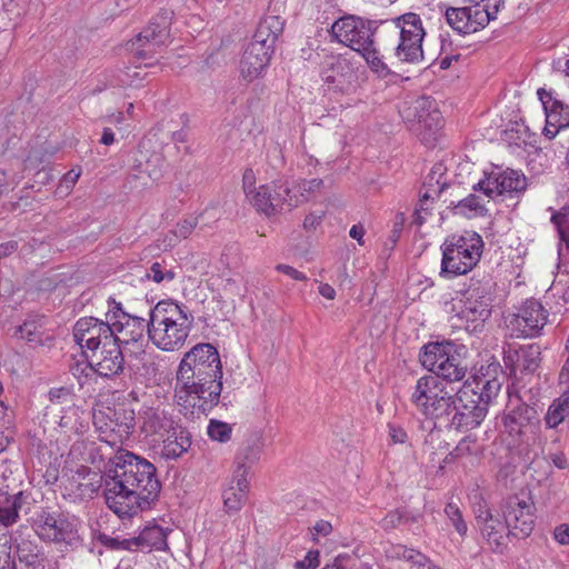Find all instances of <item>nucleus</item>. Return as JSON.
Here are the masks:
<instances>
[{
	"label": "nucleus",
	"instance_id": "1",
	"mask_svg": "<svg viewBox=\"0 0 569 569\" xmlns=\"http://www.w3.org/2000/svg\"><path fill=\"white\" fill-rule=\"evenodd\" d=\"M101 480L106 503L120 518L151 509L162 488L153 463L121 448L106 462Z\"/></svg>",
	"mask_w": 569,
	"mask_h": 569
},
{
	"label": "nucleus",
	"instance_id": "2",
	"mask_svg": "<svg viewBox=\"0 0 569 569\" xmlns=\"http://www.w3.org/2000/svg\"><path fill=\"white\" fill-rule=\"evenodd\" d=\"M410 400L423 417L433 420L435 427L460 432L479 427L488 413L467 382L455 391L437 378H419Z\"/></svg>",
	"mask_w": 569,
	"mask_h": 569
},
{
	"label": "nucleus",
	"instance_id": "3",
	"mask_svg": "<svg viewBox=\"0 0 569 569\" xmlns=\"http://www.w3.org/2000/svg\"><path fill=\"white\" fill-rule=\"evenodd\" d=\"M222 376L218 349L208 342L197 343L179 363L174 389L177 403L192 413L207 416L220 401Z\"/></svg>",
	"mask_w": 569,
	"mask_h": 569
},
{
	"label": "nucleus",
	"instance_id": "4",
	"mask_svg": "<svg viewBox=\"0 0 569 569\" xmlns=\"http://www.w3.org/2000/svg\"><path fill=\"white\" fill-rule=\"evenodd\" d=\"M194 318L184 305L161 300L149 310L148 337L163 351L180 349L192 328Z\"/></svg>",
	"mask_w": 569,
	"mask_h": 569
},
{
	"label": "nucleus",
	"instance_id": "5",
	"mask_svg": "<svg viewBox=\"0 0 569 569\" xmlns=\"http://www.w3.org/2000/svg\"><path fill=\"white\" fill-rule=\"evenodd\" d=\"M30 527L43 542L64 543L73 547L80 543L77 519L57 503L32 501L24 508Z\"/></svg>",
	"mask_w": 569,
	"mask_h": 569
},
{
	"label": "nucleus",
	"instance_id": "6",
	"mask_svg": "<svg viewBox=\"0 0 569 569\" xmlns=\"http://www.w3.org/2000/svg\"><path fill=\"white\" fill-rule=\"evenodd\" d=\"M467 355L465 345L450 340L426 343L419 352V360L433 375L421 378H437L442 386L462 381L469 370Z\"/></svg>",
	"mask_w": 569,
	"mask_h": 569
},
{
	"label": "nucleus",
	"instance_id": "7",
	"mask_svg": "<svg viewBox=\"0 0 569 569\" xmlns=\"http://www.w3.org/2000/svg\"><path fill=\"white\" fill-rule=\"evenodd\" d=\"M284 21L278 16L262 18L256 29L252 40L246 47L240 60V71L243 79H257L269 66L274 46L283 33Z\"/></svg>",
	"mask_w": 569,
	"mask_h": 569
},
{
	"label": "nucleus",
	"instance_id": "8",
	"mask_svg": "<svg viewBox=\"0 0 569 569\" xmlns=\"http://www.w3.org/2000/svg\"><path fill=\"white\" fill-rule=\"evenodd\" d=\"M381 31L391 37L395 56L401 62L418 63L423 59L422 41L426 31L419 14L407 12L391 20L381 22Z\"/></svg>",
	"mask_w": 569,
	"mask_h": 569
},
{
	"label": "nucleus",
	"instance_id": "9",
	"mask_svg": "<svg viewBox=\"0 0 569 569\" xmlns=\"http://www.w3.org/2000/svg\"><path fill=\"white\" fill-rule=\"evenodd\" d=\"M482 250L483 240L476 231L448 237L442 244L441 274L467 273L477 266Z\"/></svg>",
	"mask_w": 569,
	"mask_h": 569
},
{
	"label": "nucleus",
	"instance_id": "10",
	"mask_svg": "<svg viewBox=\"0 0 569 569\" xmlns=\"http://www.w3.org/2000/svg\"><path fill=\"white\" fill-rule=\"evenodd\" d=\"M401 118L428 148H433L440 136L443 118L430 97H420L400 109Z\"/></svg>",
	"mask_w": 569,
	"mask_h": 569
},
{
	"label": "nucleus",
	"instance_id": "11",
	"mask_svg": "<svg viewBox=\"0 0 569 569\" xmlns=\"http://www.w3.org/2000/svg\"><path fill=\"white\" fill-rule=\"evenodd\" d=\"M93 425L100 441L110 448L119 447L133 432L136 412L124 403L106 407L93 413Z\"/></svg>",
	"mask_w": 569,
	"mask_h": 569
},
{
	"label": "nucleus",
	"instance_id": "12",
	"mask_svg": "<svg viewBox=\"0 0 569 569\" xmlns=\"http://www.w3.org/2000/svg\"><path fill=\"white\" fill-rule=\"evenodd\" d=\"M542 409L518 398L510 400L501 416L505 432L513 440L538 439L541 432Z\"/></svg>",
	"mask_w": 569,
	"mask_h": 569
},
{
	"label": "nucleus",
	"instance_id": "13",
	"mask_svg": "<svg viewBox=\"0 0 569 569\" xmlns=\"http://www.w3.org/2000/svg\"><path fill=\"white\" fill-rule=\"evenodd\" d=\"M381 22L383 21L348 14L335 21L331 33L338 42L359 53L375 44L377 33H385L381 31Z\"/></svg>",
	"mask_w": 569,
	"mask_h": 569
},
{
	"label": "nucleus",
	"instance_id": "14",
	"mask_svg": "<svg viewBox=\"0 0 569 569\" xmlns=\"http://www.w3.org/2000/svg\"><path fill=\"white\" fill-rule=\"evenodd\" d=\"M253 207L266 216H273L282 210L290 211L302 203L298 194H292V189L287 181L274 180L260 186L251 198Z\"/></svg>",
	"mask_w": 569,
	"mask_h": 569
},
{
	"label": "nucleus",
	"instance_id": "15",
	"mask_svg": "<svg viewBox=\"0 0 569 569\" xmlns=\"http://www.w3.org/2000/svg\"><path fill=\"white\" fill-rule=\"evenodd\" d=\"M173 12L161 9L149 24L131 41L130 50L139 59L152 58L169 37Z\"/></svg>",
	"mask_w": 569,
	"mask_h": 569
},
{
	"label": "nucleus",
	"instance_id": "16",
	"mask_svg": "<svg viewBox=\"0 0 569 569\" xmlns=\"http://www.w3.org/2000/svg\"><path fill=\"white\" fill-rule=\"evenodd\" d=\"M527 188V178L513 169L496 167L485 172L483 178L472 186L475 192H481L489 203L492 199L505 193H520Z\"/></svg>",
	"mask_w": 569,
	"mask_h": 569
},
{
	"label": "nucleus",
	"instance_id": "17",
	"mask_svg": "<svg viewBox=\"0 0 569 569\" xmlns=\"http://www.w3.org/2000/svg\"><path fill=\"white\" fill-rule=\"evenodd\" d=\"M466 295L458 318L468 332L480 333L492 313V296L485 287L469 288Z\"/></svg>",
	"mask_w": 569,
	"mask_h": 569
},
{
	"label": "nucleus",
	"instance_id": "18",
	"mask_svg": "<svg viewBox=\"0 0 569 569\" xmlns=\"http://www.w3.org/2000/svg\"><path fill=\"white\" fill-rule=\"evenodd\" d=\"M502 516L509 526L508 538L526 539L535 528L536 506L530 497L509 496L502 507Z\"/></svg>",
	"mask_w": 569,
	"mask_h": 569
},
{
	"label": "nucleus",
	"instance_id": "19",
	"mask_svg": "<svg viewBox=\"0 0 569 569\" xmlns=\"http://www.w3.org/2000/svg\"><path fill=\"white\" fill-rule=\"evenodd\" d=\"M548 311L533 298L527 299L518 312L512 315L508 327L517 338H535L541 335L548 321Z\"/></svg>",
	"mask_w": 569,
	"mask_h": 569
},
{
	"label": "nucleus",
	"instance_id": "20",
	"mask_svg": "<svg viewBox=\"0 0 569 569\" xmlns=\"http://www.w3.org/2000/svg\"><path fill=\"white\" fill-rule=\"evenodd\" d=\"M121 342L116 337L104 341L97 351L86 355L90 369L104 378H112L123 373L126 369Z\"/></svg>",
	"mask_w": 569,
	"mask_h": 569
},
{
	"label": "nucleus",
	"instance_id": "21",
	"mask_svg": "<svg viewBox=\"0 0 569 569\" xmlns=\"http://www.w3.org/2000/svg\"><path fill=\"white\" fill-rule=\"evenodd\" d=\"M113 337L111 322L94 317L80 318L73 327V338L83 350V355L97 351Z\"/></svg>",
	"mask_w": 569,
	"mask_h": 569
},
{
	"label": "nucleus",
	"instance_id": "22",
	"mask_svg": "<svg viewBox=\"0 0 569 569\" xmlns=\"http://www.w3.org/2000/svg\"><path fill=\"white\" fill-rule=\"evenodd\" d=\"M537 94L542 103L546 114V126L543 134L547 139L552 140L562 130L569 128V106L563 101L553 98L551 91L543 88L538 89Z\"/></svg>",
	"mask_w": 569,
	"mask_h": 569
},
{
	"label": "nucleus",
	"instance_id": "23",
	"mask_svg": "<svg viewBox=\"0 0 569 569\" xmlns=\"http://www.w3.org/2000/svg\"><path fill=\"white\" fill-rule=\"evenodd\" d=\"M500 371V363L491 361L486 367L482 366L473 376L475 387L470 386L471 392H475L476 400L487 409L501 389L502 382L498 377Z\"/></svg>",
	"mask_w": 569,
	"mask_h": 569
},
{
	"label": "nucleus",
	"instance_id": "24",
	"mask_svg": "<svg viewBox=\"0 0 569 569\" xmlns=\"http://www.w3.org/2000/svg\"><path fill=\"white\" fill-rule=\"evenodd\" d=\"M353 70L350 62L341 56H329L321 70V78L329 87L342 91L346 84L350 83Z\"/></svg>",
	"mask_w": 569,
	"mask_h": 569
},
{
	"label": "nucleus",
	"instance_id": "25",
	"mask_svg": "<svg viewBox=\"0 0 569 569\" xmlns=\"http://www.w3.org/2000/svg\"><path fill=\"white\" fill-rule=\"evenodd\" d=\"M478 527L481 536L487 541L492 552L502 555L507 550V541L510 539L507 537L509 526H507V521L505 519L501 521L498 513H493L488 520L483 521Z\"/></svg>",
	"mask_w": 569,
	"mask_h": 569
},
{
	"label": "nucleus",
	"instance_id": "26",
	"mask_svg": "<svg viewBox=\"0 0 569 569\" xmlns=\"http://www.w3.org/2000/svg\"><path fill=\"white\" fill-rule=\"evenodd\" d=\"M111 327L113 337L119 339L122 345H129L142 340L144 331L149 330V319L129 316L122 321L114 320V322H111Z\"/></svg>",
	"mask_w": 569,
	"mask_h": 569
},
{
	"label": "nucleus",
	"instance_id": "27",
	"mask_svg": "<svg viewBox=\"0 0 569 569\" xmlns=\"http://www.w3.org/2000/svg\"><path fill=\"white\" fill-rule=\"evenodd\" d=\"M29 496L23 491L10 495L7 491L0 490V523L8 528L16 523L19 519V511L24 512V508L32 502L28 501Z\"/></svg>",
	"mask_w": 569,
	"mask_h": 569
},
{
	"label": "nucleus",
	"instance_id": "28",
	"mask_svg": "<svg viewBox=\"0 0 569 569\" xmlns=\"http://www.w3.org/2000/svg\"><path fill=\"white\" fill-rule=\"evenodd\" d=\"M139 418L142 421L141 429L147 435L169 433L176 426L171 417L160 408L143 407L139 412Z\"/></svg>",
	"mask_w": 569,
	"mask_h": 569
},
{
	"label": "nucleus",
	"instance_id": "29",
	"mask_svg": "<svg viewBox=\"0 0 569 569\" xmlns=\"http://www.w3.org/2000/svg\"><path fill=\"white\" fill-rule=\"evenodd\" d=\"M191 446V435L182 426L176 425L163 441L161 455L166 459H178Z\"/></svg>",
	"mask_w": 569,
	"mask_h": 569
},
{
	"label": "nucleus",
	"instance_id": "30",
	"mask_svg": "<svg viewBox=\"0 0 569 569\" xmlns=\"http://www.w3.org/2000/svg\"><path fill=\"white\" fill-rule=\"evenodd\" d=\"M16 556L26 569H44L47 556L41 546L31 540H22L16 546Z\"/></svg>",
	"mask_w": 569,
	"mask_h": 569
},
{
	"label": "nucleus",
	"instance_id": "31",
	"mask_svg": "<svg viewBox=\"0 0 569 569\" xmlns=\"http://www.w3.org/2000/svg\"><path fill=\"white\" fill-rule=\"evenodd\" d=\"M168 531L160 527L157 523L146 526L139 533V536L134 537L137 540V547H147L150 550H166L168 548L167 543Z\"/></svg>",
	"mask_w": 569,
	"mask_h": 569
},
{
	"label": "nucleus",
	"instance_id": "32",
	"mask_svg": "<svg viewBox=\"0 0 569 569\" xmlns=\"http://www.w3.org/2000/svg\"><path fill=\"white\" fill-rule=\"evenodd\" d=\"M540 346L537 343L520 347L518 353L515 355L518 361L519 373L521 376L532 375L540 367Z\"/></svg>",
	"mask_w": 569,
	"mask_h": 569
},
{
	"label": "nucleus",
	"instance_id": "33",
	"mask_svg": "<svg viewBox=\"0 0 569 569\" xmlns=\"http://www.w3.org/2000/svg\"><path fill=\"white\" fill-rule=\"evenodd\" d=\"M536 138V134L531 132L529 127L523 122H513L503 131V140L510 146L518 148H525L527 146L535 147L537 142Z\"/></svg>",
	"mask_w": 569,
	"mask_h": 569
},
{
	"label": "nucleus",
	"instance_id": "34",
	"mask_svg": "<svg viewBox=\"0 0 569 569\" xmlns=\"http://www.w3.org/2000/svg\"><path fill=\"white\" fill-rule=\"evenodd\" d=\"M569 415V391L556 398L549 406L545 416L546 426L549 429L557 428Z\"/></svg>",
	"mask_w": 569,
	"mask_h": 569
},
{
	"label": "nucleus",
	"instance_id": "35",
	"mask_svg": "<svg viewBox=\"0 0 569 569\" xmlns=\"http://www.w3.org/2000/svg\"><path fill=\"white\" fill-rule=\"evenodd\" d=\"M445 18L447 23L459 34H470V27H472V22H469V7H449L445 11Z\"/></svg>",
	"mask_w": 569,
	"mask_h": 569
},
{
	"label": "nucleus",
	"instance_id": "36",
	"mask_svg": "<svg viewBox=\"0 0 569 569\" xmlns=\"http://www.w3.org/2000/svg\"><path fill=\"white\" fill-rule=\"evenodd\" d=\"M456 212L461 214H468L472 212L475 216L486 217L488 216V209L482 197L476 193H470L466 198L459 200L457 203L451 202Z\"/></svg>",
	"mask_w": 569,
	"mask_h": 569
},
{
	"label": "nucleus",
	"instance_id": "37",
	"mask_svg": "<svg viewBox=\"0 0 569 569\" xmlns=\"http://www.w3.org/2000/svg\"><path fill=\"white\" fill-rule=\"evenodd\" d=\"M469 22H472V27H470V33L477 32L478 30L485 28L490 20L495 19L498 12V10H495L490 3L469 6Z\"/></svg>",
	"mask_w": 569,
	"mask_h": 569
},
{
	"label": "nucleus",
	"instance_id": "38",
	"mask_svg": "<svg viewBox=\"0 0 569 569\" xmlns=\"http://www.w3.org/2000/svg\"><path fill=\"white\" fill-rule=\"evenodd\" d=\"M359 54L366 60L370 70L379 77L386 78L392 74V71L383 61V56L380 54L375 44H371L370 48L368 47L366 50L359 52Z\"/></svg>",
	"mask_w": 569,
	"mask_h": 569
},
{
	"label": "nucleus",
	"instance_id": "39",
	"mask_svg": "<svg viewBox=\"0 0 569 569\" xmlns=\"http://www.w3.org/2000/svg\"><path fill=\"white\" fill-rule=\"evenodd\" d=\"M387 553L391 558L403 559L418 567H425L429 561L426 555L416 549L408 548L405 545H395Z\"/></svg>",
	"mask_w": 569,
	"mask_h": 569
},
{
	"label": "nucleus",
	"instance_id": "40",
	"mask_svg": "<svg viewBox=\"0 0 569 569\" xmlns=\"http://www.w3.org/2000/svg\"><path fill=\"white\" fill-rule=\"evenodd\" d=\"M261 446L253 440L241 448L236 456L237 467L250 469L260 458Z\"/></svg>",
	"mask_w": 569,
	"mask_h": 569
},
{
	"label": "nucleus",
	"instance_id": "41",
	"mask_svg": "<svg viewBox=\"0 0 569 569\" xmlns=\"http://www.w3.org/2000/svg\"><path fill=\"white\" fill-rule=\"evenodd\" d=\"M207 433L211 440L226 443L231 439L232 428L224 421L211 419L207 428Z\"/></svg>",
	"mask_w": 569,
	"mask_h": 569
},
{
	"label": "nucleus",
	"instance_id": "42",
	"mask_svg": "<svg viewBox=\"0 0 569 569\" xmlns=\"http://www.w3.org/2000/svg\"><path fill=\"white\" fill-rule=\"evenodd\" d=\"M551 222L555 224L560 239L559 251L565 247L569 252V216L561 212H555L551 216Z\"/></svg>",
	"mask_w": 569,
	"mask_h": 569
},
{
	"label": "nucleus",
	"instance_id": "43",
	"mask_svg": "<svg viewBox=\"0 0 569 569\" xmlns=\"http://www.w3.org/2000/svg\"><path fill=\"white\" fill-rule=\"evenodd\" d=\"M445 513L449 519L451 526L456 529V531L461 537H465L468 532V526L463 519L460 508L456 503L449 502L445 507Z\"/></svg>",
	"mask_w": 569,
	"mask_h": 569
},
{
	"label": "nucleus",
	"instance_id": "44",
	"mask_svg": "<svg viewBox=\"0 0 569 569\" xmlns=\"http://www.w3.org/2000/svg\"><path fill=\"white\" fill-rule=\"evenodd\" d=\"M223 506L228 513L238 512L247 498V495L236 490L234 486L226 489L222 493Z\"/></svg>",
	"mask_w": 569,
	"mask_h": 569
},
{
	"label": "nucleus",
	"instance_id": "45",
	"mask_svg": "<svg viewBox=\"0 0 569 569\" xmlns=\"http://www.w3.org/2000/svg\"><path fill=\"white\" fill-rule=\"evenodd\" d=\"M98 540L106 548L110 550H132V547H137L136 538L119 539L110 537L106 533H100Z\"/></svg>",
	"mask_w": 569,
	"mask_h": 569
},
{
	"label": "nucleus",
	"instance_id": "46",
	"mask_svg": "<svg viewBox=\"0 0 569 569\" xmlns=\"http://www.w3.org/2000/svg\"><path fill=\"white\" fill-rule=\"evenodd\" d=\"M162 157L160 154H153L146 161V164L140 162L137 167L140 172L146 173L150 179L156 181L162 177Z\"/></svg>",
	"mask_w": 569,
	"mask_h": 569
},
{
	"label": "nucleus",
	"instance_id": "47",
	"mask_svg": "<svg viewBox=\"0 0 569 569\" xmlns=\"http://www.w3.org/2000/svg\"><path fill=\"white\" fill-rule=\"evenodd\" d=\"M537 439L516 440L518 442L517 452L521 457L527 469H531L532 463L538 457V452L533 450L532 445Z\"/></svg>",
	"mask_w": 569,
	"mask_h": 569
},
{
	"label": "nucleus",
	"instance_id": "48",
	"mask_svg": "<svg viewBox=\"0 0 569 569\" xmlns=\"http://www.w3.org/2000/svg\"><path fill=\"white\" fill-rule=\"evenodd\" d=\"M176 277V273L171 269H164L162 262H153L149 268V271L146 273L147 279H151L156 283H160L163 280L171 281Z\"/></svg>",
	"mask_w": 569,
	"mask_h": 569
},
{
	"label": "nucleus",
	"instance_id": "49",
	"mask_svg": "<svg viewBox=\"0 0 569 569\" xmlns=\"http://www.w3.org/2000/svg\"><path fill=\"white\" fill-rule=\"evenodd\" d=\"M403 517H406V509L391 510L381 520L380 526L383 530H392L402 523Z\"/></svg>",
	"mask_w": 569,
	"mask_h": 569
},
{
	"label": "nucleus",
	"instance_id": "50",
	"mask_svg": "<svg viewBox=\"0 0 569 569\" xmlns=\"http://www.w3.org/2000/svg\"><path fill=\"white\" fill-rule=\"evenodd\" d=\"M222 290L231 299L236 297L242 298L246 292L244 288L241 284V281L234 278L224 279Z\"/></svg>",
	"mask_w": 569,
	"mask_h": 569
},
{
	"label": "nucleus",
	"instance_id": "51",
	"mask_svg": "<svg viewBox=\"0 0 569 569\" xmlns=\"http://www.w3.org/2000/svg\"><path fill=\"white\" fill-rule=\"evenodd\" d=\"M320 565V552L319 550H309L302 560L295 562V569H317Z\"/></svg>",
	"mask_w": 569,
	"mask_h": 569
},
{
	"label": "nucleus",
	"instance_id": "52",
	"mask_svg": "<svg viewBox=\"0 0 569 569\" xmlns=\"http://www.w3.org/2000/svg\"><path fill=\"white\" fill-rule=\"evenodd\" d=\"M109 311L107 312V321L114 322V320H124L130 315L126 312L120 302H117L116 299L109 298L108 300Z\"/></svg>",
	"mask_w": 569,
	"mask_h": 569
},
{
	"label": "nucleus",
	"instance_id": "53",
	"mask_svg": "<svg viewBox=\"0 0 569 569\" xmlns=\"http://www.w3.org/2000/svg\"><path fill=\"white\" fill-rule=\"evenodd\" d=\"M86 449L88 450V459L91 465H97L98 462L108 461L110 457L104 455V450L101 446H98L96 442H90Z\"/></svg>",
	"mask_w": 569,
	"mask_h": 569
},
{
	"label": "nucleus",
	"instance_id": "54",
	"mask_svg": "<svg viewBox=\"0 0 569 569\" xmlns=\"http://www.w3.org/2000/svg\"><path fill=\"white\" fill-rule=\"evenodd\" d=\"M323 184L322 179H311L308 181H303L301 184H299V192L300 194L298 198L302 200V202L308 201V197L306 193H311L317 190H319Z\"/></svg>",
	"mask_w": 569,
	"mask_h": 569
},
{
	"label": "nucleus",
	"instance_id": "55",
	"mask_svg": "<svg viewBox=\"0 0 569 569\" xmlns=\"http://www.w3.org/2000/svg\"><path fill=\"white\" fill-rule=\"evenodd\" d=\"M401 232V222H395L382 251L387 257L390 256L391 251L396 247Z\"/></svg>",
	"mask_w": 569,
	"mask_h": 569
},
{
	"label": "nucleus",
	"instance_id": "56",
	"mask_svg": "<svg viewBox=\"0 0 569 569\" xmlns=\"http://www.w3.org/2000/svg\"><path fill=\"white\" fill-rule=\"evenodd\" d=\"M196 227H197V219L189 218V219H184L183 221L177 223L173 232L177 237L186 239L193 231V229Z\"/></svg>",
	"mask_w": 569,
	"mask_h": 569
},
{
	"label": "nucleus",
	"instance_id": "57",
	"mask_svg": "<svg viewBox=\"0 0 569 569\" xmlns=\"http://www.w3.org/2000/svg\"><path fill=\"white\" fill-rule=\"evenodd\" d=\"M248 470L249 469H247V468H241V467L236 466L234 476H233V479L236 480V483H237V486L234 487L236 490H238L244 495H247V491L249 488V482L247 480Z\"/></svg>",
	"mask_w": 569,
	"mask_h": 569
},
{
	"label": "nucleus",
	"instance_id": "58",
	"mask_svg": "<svg viewBox=\"0 0 569 569\" xmlns=\"http://www.w3.org/2000/svg\"><path fill=\"white\" fill-rule=\"evenodd\" d=\"M477 525L480 526L483 521L488 520L492 515V510L485 500H481L473 507Z\"/></svg>",
	"mask_w": 569,
	"mask_h": 569
},
{
	"label": "nucleus",
	"instance_id": "59",
	"mask_svg": "<svg viewBox=\"0 0 569 569\" xmlns=\"http://www.w3.org/2000/svg\"><path fill=\"white\" fill-rule=\"evenodd\" d=\"M516 353H518L517 350L509 349L508 351L503 352V362L506 366V369L509 371V376L517 377V373L519 372L518 369V361L516 360Z\"/></svg>",
	"mask_w": 569,
	"mask_h": 569
},
{
	"label": "nucleus",
	"instance_id": "60",
	"mask_svg": "<svg viewBox=\"0 0 569 569\" xmlns=\"http://www.w3.org/2000/svg\"><path fill=\"white\" fill-rule=\"evenodd\" d=\"M388 432L393 443H405L408 439L406 430L395 423H388Z\"/></svg>",
	"mask_w": 569,
	"mask_h": 569
},
{
	"label": "nucleus",
	"instance_id": "61",
	"mask_svg": "<svg viewBox=\"0 0 569 569\" xmlns=\"http://www.w3.org/2000/svg\"><path fill=\"white\" fill-rule=\"evenodd\" d=\"M18 331L21 335V338L33 342L38 340L37 327L34 322H24L19 326Z\"/></svg>",
	"mask_w": 569,
	"mask_h": 569
},
{
	"label": "nucleus",
	"instance_id": "62",
	"mask_svg": "<svg viewBox=\"0 0 569 569\" xmlns=\"http://www.w3.org/2000/svg\"><path fill=\"white\" fill-rule=\"evenodd\" d=\"M276 270L292 278L293 280H297V281H306L307 280V277L305 273H302L301 271L295 269L293 267L289 266V264H277L276 266Z\"/></svg>",
	"mask_w": 569,
	"mask_h": 569
},
{
	"label": "nucleus",
	"instance_id": "63",
	"mask_svg": "<svg viewBox=\"0 0 569 569\" xmlns=\"http://www.w3.org/2000/svg\"><path fill=\"white\" fill-rule=\"evenodd\" d=\"M548 461H551L555 467L560 470H565L568 468V459L562 451L550 452L548 455Z\"/></svg>",
	"mask_w": 569,
	"mask_h": 569
},
{
	"label": "nucleus",
	"instance_id": "64",
	"mask_svg": "<svg viewBox=\"0 0 569 569\" xmlns=\"http://www.w3.org/2000/svg\"><path fill=\"white\" fill-rule=\"evenodd\" d=\"M553 537L560 545L568 546L569 545V526L566 523L557 526L553 531Z\"/></svg>",
	"mask_w": 569,
	"mask_h": 569
}]
</instances>
